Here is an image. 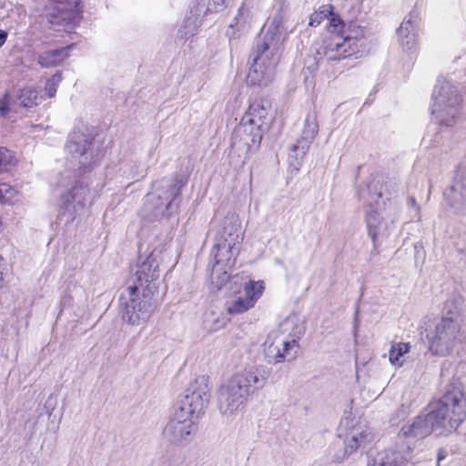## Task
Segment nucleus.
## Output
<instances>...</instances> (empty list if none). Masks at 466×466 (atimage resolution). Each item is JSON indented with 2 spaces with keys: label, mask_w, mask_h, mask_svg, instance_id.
Instances as JSON below:
<instances>
[{
  "label": "nucleus",
  "mask_w": 466,
  "mask_h": 466,
  "mask_svg": "<svg viewBox=\"0 0 466 466\" xmlns=\"http://www.w3.org/2000/svg\"><path fill=\"white\" fill-rule=\"evenodd\" d=\"M284 23L283 15H275L263 38L255 46L247 76L248 85L267 87L275 80L282 45L287 35Z\"/></svg>",
  "instance_id": "1"
},
{
  "label": "nucleus",
  "mask_w": 466,
  "mask_h": 466,
  "mask_svg": "<svg viewBox=\"0 0 466 466\" xmlns=\"http://www.w3.org/2000/svg\"><path fill=\"white\" fill-rule=\"evenodd\" d=\"M269 376V370L262 365L249 366L233 374L218 390L221 415L230 420L241 413L248 398L262 390Z\"/></svg>",
  "instance_id": "2"
},
{
  "label": "nucleus",
  "mask_w": 466,
  "mask_h": 466,
  "mask_svg": "<svg viewBox=\"0 0 466 466\" xmlns=\"http://www.w3.org/2000/svg\"><path fill=\"white\" fill-rule=\"evenodd\" d=\"M208 402V395L205 388L187 390L163 429L164 440L177 446L190 442L197 430L196 420L203 414Z\"/></svg>",
  "instance_id": "3"
},
{
  "label": "nucleus",
  "mask_w": 466,
  "mask_h": 466,
  "mask_svg": "<svg viewBox=\"0 0 466 466\" xmlns=\"http://www.w3.org/2000/svg\"><path fill=\"white\" fill-rule=\"evenodd\" d=\"M462 299L456 297L446 301V315L437 321L427 333L429 351L439 357H446L457 351L466 340L462 328L461 308Z\"/></svg>",
  "instance_id": "4"
},
{
  "label": "nucleus",
  "mask_w": 466,
  "mask_h": 466,
  "mask_svg": "<svg viewBox=\"0 0 466 466\" xmlns=\"http://www.w3.org/2000/svg\"><path fill=\"white\" fill-rule=\"evenodd\" d=\"M428 406L439 428V435L456 431L466 419V398L459 385H449L443 396Z\"/></svg>",
  "instance_id": "5"
},
{
  "label": "nucleus",
  "mask_w": 466,
  "mask_h": 466,
  "mask_svg": "<svg viewBox=\"0 0 466 466\" xmlns=\"http://www.w3.org/2000/svg\"><path fill=\"white\" fill-rule=\"evenodd\" d=\"M366 30L354 22L343 24L337 33L323 40L317 47L319 56L328 60H339L350 56L364 46Z\"/></svg>",
  "instance_id": "6"
},
{
  "label": "nucleus",
  "mask_w": 466,
  "mask_h": 466,
  "mask_svg": "<svg viewBox=\"0 0 466 466\" xmlns=\"http://www.w3.org/2000/svg\"><path fill=\"white\" fill-rule=\"evenodd\" d=\"M432 432H437L439 435V428L435 425L430 408L427 406L417 417L401 427L399 438L405 441L406 448L400 451L401 453L400 457H395L387 462L381 461V465L402 466L411 458V452L416 442L425 439Z\"/></svg>",
  "instance_id": "7"
},
{
  "label": "nucleus",
  "mask_w": 466,
  "mask_h": 466,
  "mask_svg": "<svg viewBox=\"0 0 466 466\" xmlns=\"http://www.w3.org/2000/svg\"><path fill=\"white\" fill-rule=\"evenodd\" d=\"M431 111L439 125H455L461 113V97L455 86L444 80L438 81L432 93Z\"/></svg>",
  "instance_id": "8"
},
{
  "label": "nucleus",
  "mask_w": 466,
  "mask_h": 466,
  "mask_svg": "<svg viewBox=\"0 0 466 466\" xmlns=\"http://www.w3.org/2000/svg\"><path fill=\"white\" fill-rule=\"evenodd\" d=\"M398 208L392 204L376 205L367 211L366 222L369 236L371 238L374 247L377 246L379 238H388L398 220Z\"/></svg>",
  "instance_id": "9"
},
{
  "label": "nucleus",
  "mask_w": 466,
  "mask_h": 466,
  "mask_svg": "<svg viewBox=\"0 0 466 466\" xmlns=\"http://www.w3.org/2000/svg\"><path fill=\"white\" fill-rule=\"evenodd\" d=\"M265 285L262 280H248L228 294L225 309L230 315L243 314L253 309L262 296Z\"/></svg>",
  "instance_id": "10"
},
{
  "label": "nucleus",
  "mask_w": 466,
  "mask_h": 466,
  "mask_svg": "<svg viewBox=\"0 0 466 466\" xmlns=\"http://www.w3.org/2000/svg\"><path fill=\"white\" fill-rule=\"evenodd\" d=\"M91 135L80 130H74L66 146V152L71 157L73 167L86 170L93 164V157L89 151Z\"/></svg>",
  "instance_id": "11"
},
{
  "label": "nucleus",
  "mask_w": 466,
  "mask_h": 466,
  "mask_svg": "<svg viewBox=\"0 0 466 466\" xmlns=\"http://www.w3.org/2000/svg\"><path fill=\"white\" fill-rule=\"evenodd\" d=\"M263 132L259 127L252 123H245V119L241 118L232 137V147L238 151L239 156L246 157L249 152L258 147Z\"/></svg>",
  "instance_id": "12"
},
{
  "label": "nucleus",
  "mask_w": 466,
  "mask_h": 466,
  "mask_svg": "<svg viewBox=\"0 0 466 466\" xmlns=\"http://www.w3.org/2000/svg\"><path fill=\"white\" fill-rule=\"evenodd\" d=\"M159 270L157 258L152 252L143 262L137 266L134 273V286L127 288L130 296H133L139 289H147L149 292L152 288H156L155 282L158 279Z\"/></svg>",
  "instance_id": "13"
},
{
  "label": "nucleus",
  "mask_w": 466,
  "mask_h": 466,
  "mask_svg": "<svg viewBox=\"0 0 466 466\" xmlns=\"http://www.w3.org/2000/svg\"><path fill=\"white\" fill-rule=\"evenodd\" d=\"M48 19L54 25L69 26L78 21L80 0H51Z\"/></svg>",
  "instance_id": "14"
},
{
  "label": "nucleus",
  "mask_w": 466,
  "mask_h": 466,
  "mask_svg": "<svg viewBox=\"0 0 466 466\" xmlns=\"http://www.w3.org/2000/svg\"><path fill=\"white\" fill-rule=\"evenodd\" d=\"M89 189L81 183H76L60 198L59 208L63 214L74 218L85 208L89 197Z\"/></svg>",
  "instance_id": "15"
},
{
  "label": "nucleus",
  "mask_w": 466,
  "mask_h": 466,
  "mask_svg": "<svg viewBox=\"0 0 466 466\" xmlns=\"http://www.w3.org/2000/svg\"><path fill=\"white\" fill-rule=\"evenodd\" d=\"M372 440L373 435L368 426L361 423L355 425L346 435L343 454L336 456V461H343L358 450L365 448Z\"/></svg>",
  "instance_id": "16"
},
{
  "label": "nucleus",
  "mask_w": 466,
  "mask_h": 466,
  "mask_svg": "<svg viewBox=\"0 0 466 466\" xmlns=\"http://www.w3.org/2000/svg\"><path fill=\"white\" fill-rule=\"evenodd\" d=\"M178 193L179 189L174 187L169 191L165 192L164 196L157 193L148 194L144 203L143 215L149 220H155L162 217Z\"/></svg>",
  "instance_id": "17"
},
{
  "label": "nucleus",
  "mask_w": 466,
  "mask_h": 466,
  "mask_svg": "<svg viewBox=\"0 0 466 466\" xmlns=\"http://www.w3.org/2000/svg\"><path fill=\"white\" fill-rule=\"evenodd\" d=\"M264 346L267 358L275 363L292 359L291 351L298 348V345H291L285 338L280 337L274 331L268 334Z\"/></svg>",
  "instance_id": "18"
},
{
  "label": "nucleus",
  "mask_w": 466,
  "mask_h": 466,
  "mask_svg": "<svg viewBox=\"0 0 466 466\" xmlns=\"http://www.w3.org/2000/svg\"><path fill=\"white\" fill-rule=\"evenodd\" d=\"M319 131L317 116L314 113L309 114L305 120L301 137L298 143L292 147L290 157L302 159L307 154L309 145L315 138Z\"/></svg>",
  "instance_id": "19"
},
{
  "label": "nucleus",
  "mask_w": 466,
  "mask_h": 466,
  "mask_svg": "<svg viewBox=\"0 0 466 466\" xmlns=\"http://www.w3.org/2000/svg\"><path fill=\"white\" fill-rule=\"evenodd\" d=\"M217 240L225 241L232 245L241 244L243 234L238 215L230 212L225 216Z\"/></svg>",
  "instance_id": "20"
},
{
  "label": "nucleus",
  "mask_w": 466,
  "mask_h": 466,
  "mask_svg": "<svg viewBox=\"0 0 466 466\" xmlns=\"http://www.w3.org/2000/svg\"><path fill=\"white\" fill-rule=\"evenodd\" d=\"M152 313V305L147 299H130L123 313V319L133 326L146 323Z\"/></svg>",
  "instance_id": "21"
},
{
  "label": "nucleus",
  "mask_w": 466,
  "mask_h": 466,
  "mask_svg": "<svg viewBox=\"0 0 466 466\" xmlns=\"http://www.w3.org/2000/svg\"><path fill=\"white\" fill-rule=\"evenodd\" d=\"M270 109L271 105L268 101L264 99L256 100L250 104L248 110L242 118L245 119V123H252L264 131L270 122Z\"/></svg>",
  "instance_id": "22"
},
{
  "label": "nucleus",
  "mask_w": 466,
  "mask_h": 466,
  "mask_svg": "<svg viewBox=\"0 0 466 466\" xmlns=\"http://www.w3.org/2000/svg\"><path fill=\"white\" fill-rule=\"evenodd\" d=\"M239 246L216 240L212 250L215 264L226 267L227 268H234L239 253Z\"/></svg>",
  "instance_id": "23"
},
{
  "label": "nucleus",
  "mask_w": 466,
  "mask_h": 466,
  "mask_svg": "<svg viewBox=\"0 0 466 466\" xmlns=\"http://www.w3.org/2000/svg\"><path fill=\"white\" fill-rule=\"evenodd\" d=\"M272 331L285 338L291 345H298L297 340L303 334L304 327L297 315H290Z\"/></svg>",
  "instance_id": "24"
},
{
  "label": "nucleus",
  "mask_w": 466,
  "mask_h": 466,
  "mask_svg": "<svg viewBox=\"0 0 466 466\" xmlns=\"http://www.w3.org/2000/svg\"><path fill=\"white\" fill-rule=\"evenodd\" d=\"M445 198L456 213L466 215V182L455 181L450 190L445 193Z\"/></svg>",
  "instance_id": "25"
},
{
  "label": "nucleus",
  "mask_w": 466,
  "mask_h": 466,
  "mask_svg": "<svg viewBox=\"0 0 466 466\" xmlns=\"http://www.w3.org/2000/svg\"><path fill=\"white\" fill-rule=\"evenodd\" d=\"M399 42L409 51L416 46V25L411 15L405 17L398 29Z\"/></svg>",
  "instance_id": "26"
},
{
  "label": "nucleus",
  "mask_w": 466,
  "mask_h": 466,
  "mask_svg": "<svg viewBox=\"0 0 466 466\" xmlns=\"http://www.w3.org/2000/svg\"><path fill=\"white\" fill-rule=\"evenodd\" d=\"M68 56V48L62 47L45 51L38 56L37 62L43 67H53L60 65Z\"/></svg>",
  "instance_id": "27"
},
{
  "label": "nucleus",
  "mask_w": 466,
  "mask_h": 466,
  "mask_svg": "<svg viewBox=\"0 0 466 466\" xmlns=\"http://www.w3.org/2000/svg\"><path fill=\"white\" fill-rule=\"evenodd\" d=\"M203 321L205 329L213 332L223 329L228 319L219 310L210 309L205 313Z\"/></svg>",
  "instance_id": "28"
},
{
  "label": "nucleus",
  "mask_w": 466,
  "mask_h": 466,
  "mask_svg": "<svg viewBox=\"0 0 466 466\" xmlns=\"http://www.w3.org/2000/svg\"><path fill=\"white\" fill-rule=\"evenodd\" d=\"M410 345L405 342H397L391 345L389 352V360L390 364L396 367H401L404 362V356L409 353Z\"/></svg>",
  "instance_id": "29"
},
{
  "label": "nucleus",
  "mask_w": 466,
  "mask_h": 466,
  "mask_svg": "<svg viewBox=\"0 0 466 466\" xmlns=\"http://www.w3.org/2000/svg\"><path fill=\"white\" fill-rule=\"evenodd\" d=\"M233 268L214 264L211 271V282L217 289H221L231 278Z\"/></svg>",
  "instance_id": "30"
},
{
  "label": "nucleus",
  "mask_w": 466,
  "mask_h": 466,
  "mask_svg": "<svg viewBox=\"0 0 466 466\" xmlns=\"http://www.w3.org/2000/svg\"><path fill=\"white\" fill-rule=\"evenodd\" d=\"M16 99L17 96L8 91L0 97V116H7L16 110Z\"/></svg>",
  "instance_id": "31"
},
{
  "label": "nucleus",
  "mask_w": 466,
  "mask_h": 466,
  "mask_svg": "<svg viewBox=\"0 0 466 466\" xmlns=\"http://www.w3.org/2000/svg\"><path fill=\"white\" fill-rule=\"evenodd\" d=\"M17 100L19 101L20 106L24 107H32L37 104L38 92L30 87L24 88L20 91L19 96H17Z\"/></svg>",
  "instance_id": "32"
},
{
  "label": "nucleus",
  "mask_w": 466,
  "mask_h": 466,
  "mask_svg": "<svg viewBox=\"0 0 466 466\" xmlns=\"http://www.w3.org/2000/svg\"><path fill=\"white\" fill-rule=\"evenodd\" d=\"M16 163L15 155L6 147H0V172L10 170Z\"/></svg>",
  "instance_id": "33"
},
{
  "label": "nucleus",
  "mask_w": 466,
  "mask_h": 466,
  "mask_svg": "<svg viewBox=\"0 0 466 466\" xmlns=\"http://www.w3.org/2000/svg\"><path fill=\"white\" fill-rule=\"evenodd\" d=\"M16 195V191L6 183H0V201L11 202Z\"/></svg>",
  "instance_id": "34"
},
{
  "label": "nucleus",
  "mask_w": 466,
  "mask_h": 466,
  "mask_svg": "<svg viewBox=\"0 0 466 466\" xmlns=\"http://www.w3.org/2000/svg\"><path fill=\"white\" fill-rule=\"evenodd\" d=\"M453 453L447 447L441 448L437 454V466H446L452 461Z\"/></svg>",
  "instance_id": "35"
},
{
  "label": "nucleus",
  "mask_w": 466,
  "mask_h": 466,
  "mask_svg": "<svg viewBox=\"0 0 466 466\" xmlns=\"http://www.w3.org/2000/svg\"><path fill=\"white\" fill-rule=\"evenodd\" d=\"M62 80V76L60 74H56L52 76L46 83V91L49 97H53L56 95V87L60 81Z\"/></svg>",
  "instance_id": "36"
},
{
  "label": "nucleus",
  "mask_w": 466,
  "mask_h": 466,
  "mask_svg": "<svg viewBox=\"0 0 466 466\" xmlns=\"http://www.w3.org/2000/svg\"><path fill=\"white\" fill-rule=\"evenodd\" d=\"M234 0H210L207 10L209 12H218L223 10L230 2Z\"/></svg>",
  "instance_id": "37"
},
{
  "label": "nucleus",
  "mask_w": 466,
  "mask_h": 466,
  "mask_svg": "<svg viewBox=\"0 0 466 466\" xmlns=\"http://www.w3.org/2000/svg\"><path fill=\"white\" fill-rule=\"evenodd\" d=\"M333 7L331 5H321L318 12L321 15V18L324 20L325 18H329L330 15H332Z\"/></svg>",
  "instance_id": "38"
},
{
  "label": "nucleus",
  "mask_w": 466,
  "mask_h": 466,
  "mask_svg": "<svg viewBox=\"0 0 466 466\" xmlns=\"http://www.w3.org/2000/svg\"><path fill=\"white\" fill-rule=\"evenodd\" d=\"M329 21L330 26L333 27V34L337 33L338 30L340 29L342 25L344 24L339 17L335 16L333 13L332 15H330Z\"/></svg>",
  "instance_id": "39"
},
{
  "label": "nucleus",
  "mask_w": 466,
  "mask_h": 466,
  "mask_svg": "<svg viewBox=\"0 0 466 466\" xmlns=\"http://www.w3.org/2000/svg\"><path fill=\"white\" fill-rule=\"evenodd\" d=\"M198 26V25L197 23V18L191 21V17H188L186 21L185 25L186 28L188 27V30L185 32V35H192L196 31Z\"/></svg>",
  "instance_id": "40"
},
{
  "label": "nucleus",
  "mask_w": 466,
  "mask_h": 466,
  "mask_svg": "<svg viewBox=\"0 0 466 466\" xmlns=\"http://www.w3.org/2000/svg\"><path fill=\"white\" fill-rule=\"evenodd\" d=\"M323 21V19L321 18V15H319V13L318 11L314 12L310 17H309V25L310 26H317L319 25L321 22Z\"/></svg>",
  "instance_id": "41"
},
{
  "label": "nucleus",
  "mask_w": 466,
  "mask_h": 466,
  "mask_svg": "<svg viewBox=\"0 0 466 466\" xmlns=\"http://www.w3.org/2000/svg\"><path fill=\"white\" fill-rule=\"evenodd\" d=\"M410 204L414 211V218H417L418 219L420 218V207L419 205L417 204L416 200L414 198H411L410 200Z\"/></svg>",
  "instance_id": "42"
},
{
  "label": "nucleus",
  "mask_w": 466,
  "mask_h": 466,
  "mask_svg": "<svg viewBox=\"0 0 466 466\" xmlns=\"http://www.w3.org/2000/svg\"><path fill=\"white\" fill-rule=\"evenodd\" d=\"M7 39V33L4 30H0V47L5 43Z\"/></svg>",
  "instance_id": "43"
},
{
  "label": "nucleus",
  "mask_w": 466,
  "mask_h": 466,
  "mask_svg": "<svg viewBox=\"0 0 466 466\" xmlns=\"http://www.w3.org/2000/svg\"><path fill=\"white\" fill-rule=\"evenodd\" d=\"M243 12H244V9L243 7H240L239 10H238V15L237 16V21L238 23L239 22V20L242 19V16H243Z\"/></svg>",
  "instance_id": "44"
}]
</instances>
